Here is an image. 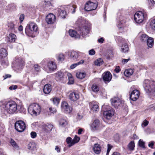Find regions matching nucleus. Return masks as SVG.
<instances>
[{
	"instance_id": "56",
	"label": "nucleus",
	"mask_w": 155,
	"mask_h": 155,
	"mask_svg": "<svg viewBox=\"0 0 155 155\" xmlns=\"http://www.w3.org/2000/svg\"><path fill=\"white\" fill-rule=\"evenodd\" d=\"M153 145L154 142L153 141H151L148 144V146L151 148H153Z\"/></svg>"
},
{
	"instance_id": "16",
	"label": "nucleus",
	"mask_w": 155,
	"mask_h": 155,
	"mask_svg": "<svg viewBox=\"0 0 155 155\" xmlns=\"http://www.w3.org/2000/svg\"><path fill=\"white\" fill-rule=\"evenodd\" d=\"M104 81L105 82H109L112 78V75L109 71L105 72L102 74Z\"/></svg>"
},
{
	"instance_id": "55",
	"label": "nucleus",
	"mask_w": 155,
	"mask_h": 155,
	"mask_svg": "<svg viewBox=\"0 0 155 155\" xmlns=\"http://www.w3.org/2000/svg\"><path fill=\"white\" fill-rule=\"evenodd\" d=\"M17 85H12L9 87V89L10 90H12L13 89L15 90L17 88Z\"/></svg>"
},
{
	"instance_id": "50",
	"label": "nucleus",
	"mask_w": 155,
	"mask_h": 155,
	"mask_svg": "<svg viewBox=\"0 0 155 155\" xmlns=\"http://www.w3.org/2000/svg\"><path fill=\"white\" fill-rule=\"evenodd\" d=\"M95 53L94 50L93 49H91L89 51V54L91 55H94Z\"/></svg>"
},
{
	"instance_id": "35",
	"label": "nucleus",
	"mask_w": 155,
	"mask_h": 155,
	"mask_svg": "<svg viewBox=\"0 0 155 155\" xmlns=\"http://www.w3.org/2000/svg\"><path fill=\"white\" fill-rule=\"evenodd\" d=\"M135 144L134 142L131 141L129 143L128 145V149L130 150H134Z\"/></svg>"
},
{
	"instance_id": "36",
	"label": "nucleus",
	"mask_w": 155,
	"mask_h": 155,
	"mask_svg": "<svg viewBox=\"0 0 155 155\" xmlns=\"http://www.w3.org/2000/svg\"><path fill=\"white\" fill-rule=\"evenodd\" d=\"M84 61L83 60H81L79 62L72 64L70 66V68L71 69H73L75 68L77 66L83 63H84Z\"/></svg>"
},
{
	"instance_id": "54",
	"label": "nucleus",
	"mask_w": 155,
	"mask_h": 155,
	"mask_svg": "<svg viewBox=\"0 0 155 155\" xmlns=\"http://www.w3.org/2000/svg\"><path fill=\"white\" fill-rule=\"evenodd\" d=\"M36 133L34 132H32L31 133V137L33 138H35L36 136Z\"/></svg>"
},
{
	"instance_id": "28",
	"label": "nucleus",
	"mask_w": 155,
	"mask_h": 155,
	"mask_svg": "<svg viewBox=\"0 0 155 155\" xmlns=\"http://www.w3.org/2000/svg\"><path fill=\"white\" fill-rule=\"evenodd\" d=\"M44 126L45 131L47 132L51 131L53 127L52 124L48 123L44 125Z\"/></svg>"
},
{
	"instance_id": "18",
	"label": "nucleus",
	"mask_w": 155,
	"mask_h": 155,
	"mask_svg": "<svg viewBox=\"0 0 155 155\" xmlns=\"http://www.w3.org/2000/svg\"><path fill=\"white\" fill-rule=\"evenodd\" d=\"M69 97L71 100L75 101L79 98V95L78 93L72 92L70 93Z\"/></svg>"
},
{
	"instance_id": "37",
	"label": "nucleus",
	"mask_w": 155,
	"mask_h": 155,
	"mask_svg": "<svg viewBox=\"0 0 155 155\" xmlns=\"http://www.w3.org/2000/svg\"><path fill=\"white\" fill-rule=\"evenodd\" d=\"M57 59L59 61H63L65 59V55L63 54H59L57 56Z\"/></svg>"
},
{
	"instance_id": "52",
	"label": "nucleus",
	"mask_w": 155,
	"mask_h": 155,
	"mask_svg": "<svg viewBox=\"0 0 155 155\" xmlns=\"http://www.w3.org/2000/svg\"><path fill=\"white\" fill-rule=\"evenodd\" d=\"M69 81L68 82V84H72L74 83V79L73 78H69L68 79Z\"/></svg>"
},
{
	"instance_id": "64",
	"label": "nucleus",
	"mask_w": 155,
	"mask_h": 155,
	"mask_svg": "<svg viewBox=\"0 0 155 155\" xmlns=\"http://www.w3.org/2000/svg\"><path fill=\"white\" fill-rule=\"evenodd\" d=\"M104 39L103 38H101L98 39V42L99 43H103L104 41Z\"/></svg>"
},
{
	"instance_id": "48",
	"label": "nucleus",
	"mask_w": 155,
	"mask_h": 155,
	"mask_svg": "<svg viewBox=\"0 0 155 155\" xmlns=\"http://www.w3.org/2000/svg\"><path fill=\"white\" fill-rule=\"evenodd\" d=\"M139 145L140 146L144 148L145 147L144 142L143 141L140 140L138 142Z\"/></svg>"
},
{
	"instance_id": "59",
	"label": "nucleus",
	"mask_w": 155,
	"mask_h": 155,
	"mask_svg": "<svg viewBox=\"0 0 155 155\" xmlns=\"http://www.w3.org/2000/svg\"><path fill=\"white\" fill-rule=\"evenodd\" d=\"M35 70L37 71H38L40 70V68L37 64H35L34 66Z\"/></svg>"
},
{
	"instance_id": "40",
	"label": "nucleus",
	"mask_w": 155,
	"mask_h": 155,
	"mask_svg": "<svg viewBox=\"0 0 155 155\" xmlns=\"http://www.w3.org/2000/svg\"><path fill=\"white\" fill-rule=\"evenodd\" d=\"M10 143L12 146L15 148H18V146L16 143L13 140L11 139L10 141Z\"/></svg>"
},
{
	"instance_id": "17",
	"label": "nucleus",
	"mask_w": 155,
	"mask_h": 155,
	"mask_svg": "<svg viewBox=\"0 0 155 155\" xmlns=\"http://www.w3.org/2000/svg\"><path fill=\"white\" fill-rule=\"evenodd\" d=\"M90 106L91 110L93 112H97L99 109V106L97 102L92 101L90 104Z\"/></svg>"
},
{
	"instance_id": "61",
	"label": "nucleus",
	"mask_w": 155,
	"mask_h": 155,
	"mask_svg": "<svg viewBox=\"0 0 155 155\" xmlns=\"http://www.w3.org/2000/svg\"><path fill=\"white\" fill-rule=\"evenodd\" d=\"M8 62H5L4 60H2V65H3L4 66H5V65L6 66H7L8 65Z\"/></svg>"
},
{
	"instance_id": "42",
	"label": "nucleus",
	"mask_w": 155,
	"mask_h": 155,
	"mask_svg": "<svg viewBox=\"0 0 155 155\" xmlns=\"http://www.w3.org/2000/svg\"><path fill=\"white\" fill-rule=\"evenodd\" d=\"M148 36L145 34H143L140 37L141 40L143 41H145L148 38Z\"/></svg>"
},
{
	"instance_id": "45",
	"label": "nucleus",
	"mask_w": 155,
	"mask_h": 155,
	"mask_svg": "<svg viewBox=\"0 0 155 155\" xmlns=\"http://www.w3.org/2000/svg\"><path fill=\"white\" fill-rule=\"evenodd\" d=\"M155 4V2L153 0H149V8H152Z\"/></svg>"
},
{
	"instance_id": "10",
	"label": "nucleus",
	"mask_w": 155,
	"mask_h": 155,
	"mask_svg": "<svg viewBox=\"0 0 155 155\" xmlns=\"http://www.w3.org/2000/svg\"><path fill=\"white\" fill-rule=\"evenodd\" d=\"M61 107L62 110L66 113H70L72 110V108L69 107L67 103L65 101L62 103Z\"/></svg>"
},
{
	"instance_id": "13",
	"label": "nucleus",
	"mask_w": 155,
	"mask_h": 155,
	"mask_svg": "<svg viewBox=\"0 0 155 155\" xmlns=\"http://www.w3.org/2000/svg\"><path fill=\"white\" fill-rule=\"evenodd\" d=\"M101 125L99 120L98 119H95L91 125V127L94 130L98 129Z\"/></svg>"
},
{
	"instance_id": "44",
	"label": "nucleus",
	"mask_w": 155,
	"mask_h": 155,
	"mask_svg": "<svg viewBox=\"0 0 155 155\" xmlns=\"http://www.w3.org/2000/svg\"><path fill=\"white\" fill-rule=\"evenodd\" d=\"M150 25L152 29L155 30V19L151 20L150 22Z\"/></svg>"
},
{
	"instance_id": "51",
	"label": "nucleus",
	"mask_w": 155,
	"mask_h": 155,
	"mask_svg": "<svg viewBox=\"0 0 155 155\" xmlns=\"http://www.w3.org/2000/svg\"><path fill=\"white\" fill-rule=\"evenodd\" d=\"M49 110L51 113H55L57 111L56 109L54 108L50 107Z\"/></svg>"
},
{
	"instance_id": "39",
	"label": "nucleus",
	"mask_w": 155,
	"mask_h": 155,
	"mask_svg": "<svg viewBox=\"0 0 155 155\" xmlns=\"http://www.w3.org/2000/svg\"><path fill=\"white\" fill-rule=\"evenodd\" d=\"M59 124L62 127H64L68 124V122L64 119H61L59 122Z\"/></svg>"
},
{
	"instance_id": "11",
	"label": "nucleus",
	"mask_w": 155,
	"mask_h": 155,
	"mask_svg": "<svg viewBox=\"0 0 155 155\" xmlns=\"http://www.w3.org/2000/svg\"><path fill=\"white\" fill-rule=\"evenodd\" d=\"M68 55L71 60L76 61L79 57V52L74 51H70L69 52Z\"/></svg>"
},
{
	"instance_id": "20",
	"label": "nucleus",
	"mask_w": 155,
	"mask_h": 155,
	"mask_svg": "<svg viewBox=\"0 0 155 155\" xmlns=\"http://www.w3.org/2000/svg\"><path fill=\"white\" fill-rule=\"evenodd\" d=\"M48 67L50 71H54L56 69L57 65L55 62L51 61L48 62Z\"/></svg>"
},
{
	"instance_id": "47",
	"label": "nucleus",
	"mask_w": 155,
	"mask_h": 155,
	"mask_svg": "<svg viewBox=\"0 0 155 155\" xmlns=\"http://www.w3.org/2000/svg\"><path fill=\"white\" fill-rule=\"evenodd\" d=\"M149 122L147 120H144L141 126L143 127L147 126Z\"/></svg>"
},
{
	"instance_id": "3",
	"label": "nucleus",
	"mask_w": 155,
	"mask_h": 155,
	"mask_svg": "<svg viewBox=\"0 0 155 155\" xmlns=\"http://www.w3.org/2000/svg\"><path fill=\"white\" fill-rule=\"evenodd\" d=\"M41 111V107L38 104H31L28 107V112L32 116H35L39 115Z\"/></svg>"
},
{
	"instance_id": "14",
	"label": "nucleus",
	"mask_w": 155,
	"mask_h": 155,
	"mask_svg": "<svg viewBox=\"0 0 155 155\" xmlns=\"http://www.w3.org/2000/svg\"><path fill=\"white\" fill-rule=\"evenodd\" d=\"M139 96V92L137 90H134L131 92L130 96V98L133 101H136Z\"/></svg>"
},
{
	"instance_id": "4",
	"label": "nucleus",
	"mask_w": 155,
	"mask_h": 155,
	"mask_svg": "<svg viewBox=\"0 0 155 155\" xmlns=\"http://www.w3.org/2000/svg\"><path fill=\"white\" fill-rule=\"evenodd\" d=\"M38 31V27L37 25L34 22H29L27 25L25 29L26 33L33 34Z\"/></svg>"
},
{
	"instance_id": "21",
	"label": "nucleus",
	"mask_w": 155,
	"mask_h": 155,
	"mask_svg": "<svg viewBox=\"0 0 155 155\" xmlns=\"http://www.w3.org/2000/svg\"><path fill=\"white\" fill-rule=\"evenodd\" d=\"M51 90V85L49 84L45 85L43 88V92L46 94H48L50 93Z\"/></svg>"
},
{
	"instance_id": "34",
	"label": "nucleus",
	"mask_w": 155,
	"mask_h": 155,
	"mask_svg": "<svg viewBox=\"0 0 155 155\" xmlns=\"http://www.w3.org/2000/svg\"><path fill=\"white\" fill-rule=\"evenodd\" d=\"M91 89L93 92H97L99 90V87L98 85L95 84H94L92 86Z\"/></svg>"
},
{
	"instance_id": "12",
	"label": "nucleus",
	"mask_w": 155,
	"mask_h": 155,
	"mask_svg": "<svg viewBox=\"0 0 155 155\" xmlns=\"http://www.w3.org/2000/svg\"><path fill=\"white\" fill-rule=\"evenodd\" d=\"M55 20V17L52 14H49L47 15L46 18V21L48 24H52L53 23Z\"/></svg>"
},
{
	"instance_id": "63",
	"label": "nucleus",
	"mask_w": 155,
	"mask_h": 155,
	"mask_svg": "<svg viewBox=\"0 0 155 155\" xmlns=\"http://www.w3.org/2000/svg\"><path fill=\"white\" fill-rule=\"evenodd\" d=\"M67 74V75L68 77V79H69V78H72V75L71 74V73H65V74Z\"/></svg>"
},
{
	"instance_id": "8",
	"label": "nucleus",
	"mask_w": 155,
	"mask_h": 155,
	"mask_svg": "<svg viewBox=\"0 0 155 155\" xmlns=\"http://www.w3.org/2000/svg\"><path fill=\"white\" fill-rule=\"evenodd\" d=\"M13 64V68L14 67L15 68L21 70L24 66V61L21 59L18 58L14 61Z\"/></svg>"
},
{
	"instance_id": "32",
	"label": "nucleus",
	"mask_w": 155,
	"mask_h": 155,
	"mask_svg": "<svg viewBox=\"0 0 155 155\" xmlns=\"http://www.w3.org/2000/svg\"><path fill=\"white\" fill-rule=\"evenodd\" d=\"M66 141L68 144V147H70L74 145V144H73L74 143L73 142V139L70 137H68L67 138Z\"/></svg>"
},
{
	"instance_id": "29",
	"label": "nucleus",
	"mask_w": 155,
	"mask_h": 155,
	"mask_svg": "<svg viewBox=\"0 0 155 155\" xmlns=\"http://www.w3.org/2000/svg\"><path fill=\"white\" fill-rule=\"evenodd\" d=\"M153 39L151 37H149L147 41V43L148 46L149 48H151L153 45Z\"/></svg>"
},
{
	"instance_id": "49",
	"label": "nucleus",
	"mask_w": 155,
	"mask_h": 155,
	"mask_svg": "<svg viewBox=\"0 0 155 155\" xmlns=\"http://www.w3.org/2000/svg\"><path fill=\"white\" fill-rule=\"evenodd\" d=\"M130 59V58H128L127 59H122L121 61V63L123 64H126Z\"/></svg>"
},
{
	"instance_id": "5",
	"label": "nucleus",
	"mask_w": 155,
	"mask_h": 155,
	"mask_svg": "<svg viewBox=\"0 0 155 155\" xmlns=\"http://www.w3.org/2000/svg\"><path fill=\"white\" fill-rule=\"evenodd\" d=\"M146 15L141 11L137 12L134 15V20L137 23H142L146 19Z\"/></svg>"
},
{
	"instance_id": "57",
	"label": "nucleus",
	"mask_w": 155,
	"mask_h": 155,
	"mask_svg": "<svg viewBox=\"0 0 155 155\" xmlns=\"http://www.w3.org/2000/svg\"><path fill=\"white\" fill-rule=\"evenodd\" d=\"M24 15L23 14H21L20 15L19 19L20 22H22L24 20Z\"/></svg>"
},
{
	"instance_id": "60",
	"label": "nucleus",
	"mask_w": 155,
	"mask_h": 155,
	"mask_svg": "<svg viewBox=\"0 0 155 155\" xmlns=\"http://www.w3.org/2000/svg\"><path fill=\"white\" fill-rule=\"evenodd\" d=\"M54 149L57 153H59L60 152L61 149L58 146H56Z\"/></svg>"
},
{
	"instance_id": "22",
	"label": "nucleus",
	"mask_w": 155,
	"mask_h": 155,
	"mask_svg": "<svg viewBox=\"0 0 155 155\" xmlns=\"http://www.w3.org/2000/svg\"><path fill=\"white\" fill-rule=\"evenodd\" d=\"M69 34L71 37L74 38H78L80 37V35L78 34L75 31L73 30H69Z\"/></svg>"
},
{
	"instance_id": "58",
	"label": "nucleus",
	"mask_w": 155,
	"mask_h": 155,
	"mask_svg": "<svg viewBox=\"0 0 155 155\" xmlns=\"http://www.w3.org/2000/svg\"><path fill=\"white\" fill-rule=\"evenodd\" d=\"M8 26L11 29H13L14 28V25L13 23H11L9 24Z\"/></svg>"
},
{
	"instance_id": "15",
	"label": "nucleus",
	"mask_w": 155,
	"mask_h": 155,
	"mask_svg": "<svg viewBox=\"0 0 155 155\" xmlns=\"http://www.w3.org/2000/svg\"><path fill=\"white\" fill-rule=\"evenodd\" d=\"M112 105L115 108L118 107L121 104V100L117 97L112 98L110 100Z\"/></svg>"
},
{
	"instance_id": "6",
	"label": "nucleus",
	"mask_w": 155,
	"mask_h": 155,
	"mask_svg": "<svg viewBox=\"0 0 155 155\" xmlns=\"http://www.w3.org/2000/svg\"><path fill=\"white\" fill-rule=\"evenodd\" d=\"M15 127L16 130L20 132L24 131L26 127L25 123L21 120L17 121L15 123Z\"/></svg>"
},
{
	"instance_id": "31",
	"label": "nucleus",
	"mask_w": 155,
	"mask_h": 155,
	"mask_svg": "<svg viewBox=\"0 0 155 155\" xmlns=\"http://www.w3.org/2000/svg\"><path fill=\"white\" fill-rule=\"evenodd\" d=\"M86 76V74L84 72H78L76 74V77L80 79H82Z\"/></svg>"
},
{
	"instance_id": "25",
	"label": "nucleus",
	"mask_w": 155,
	"mask_h": 155,
	"mask_svg": "<svg viewBox=\"0 0 155 155\" xmlns=\"http://www.w3.org/2000/svg\"><path fill=\"white\" fill-rule=\"evenodd\" d=\"M8 54L6 50L4 48L0 49V58L6 57Z\"/></svg>"
},
{
	"instance_id": "9",
	"label": "nucleus",
	"mask_w": 155,
	"mask_h": 155,
	"mask_svg": "<svg viewBox=\"0 0 155 155\" xmlns=\"http://www.w3.org/2000/svg\"><path fill=\"white\" fill-rule=\"evenodd\" d=\"M114 110L110 107H109L103 113L104 117L107 120L110 119L114 115Z\"/></svg>"
},
{
	"instance_id": "26",
	"label": "nucleus",
	"mask_w": 155,
	"mask_h": 155,
	"mask_svg": "<svg viewBox=\"0 0 155 155\" xmlns=\"http://www.w3.org/2000/svg\"><path fill=\"white\" fill-rule=\"evenodd\" d=\"M128 45L126 43H124L121 46L120 51L122 52L125 53L128 52Z\"/></svg>"
},
{
	"instance_id": "46",
	"label": "nucleus",
	"mask_w": 155,
	"mask_h": 155,
	"mask_svg": "<svg viewBox=\"0 0 155 155\" xmlns=\"http://www.w3.org/2000/svg\"><path fill=\"white\" fill-rule=\"evenodd\" d=\"M80 138L79 137L77 136L76 135L75 136V137L73 139V142L74 145L76 143H77L80 140Z\"/></svg>"
},
{
	"instance_id": "30",
	"label": "nucleus",
	"mask_w": 155,
	"mask_h": 155,
	"mask_svg": "<svg viewBox=\"0 0 155 155\" xmlns=\"http://www.w3.org/2000/svg\"><path fill=\"white\" fill-rule=\"evenodd\" d=\"M134 71L133 69H126L124 72V75L126 77H129L133 74Z\"/></svg>"
},
{
	"instance_id": "33",
	"label": "nucleus",
	"mask_w": 155,
	"mask_h": 155,
	"mask_svg": "<svg viewBox=\"0 0 155 155\" xmlns=\"http://www.w3.org/2000/svg\"><path fill=\"white\" fill-rule=\"evenodd\" d=\"M89 33V29L88 27L86 26H84V27L82 29V34L81 33L82 35L83 36H85L87 34H88Z\"/></svg>"
},
{
	"instance_id": "38",
	"label": "nucleus",
	"mask_w": 155,
	"mask_h": 155,
	"mask_svg": "<svg viewBox=\"0 0 155 155\" xmlns=\"http://www.w3.org/2000/svg\"><path fill=\"white\" fill-rule=\"evenodd\" d=\"M103 63V61L102 59L101 58H98L94 62L95 65L100 66Z\"/></svg>"
},
{
	"instance_id": "41",
	"label": "nucleus",
	"mask_w": 155,
	"mask_h": 155,
	"mask_svg": "<svg viewBox=\"0 0 155 155\" xmlns=\"http://www.w3.org/2000/svg\"><path fill=\"white\" fill-rule=\"evenodd\" d=\"M60 101V98L57 97H54L53 98V101L54 104L56 105L59 104Z\"/></svg>"
},
{
	"instance_id": "27",
	"label": "nucleus",
	"mask_w": 155,
	"mask_h": 155,
	"mask_svg": "<svg viewBox=\"0 0 155 155\" xmlns=\"http://www.w3.org/2000/svg\"><path fill=\"white\" fill-rule=\"evenodd\" d=\"M64 74L61 71H59L55 74L56 79L58 80H61L64 77Z\"/></svg>"
},
{
	"instance_id": "24",
	"label": "nucleus",
	"mask_w": 155,
	"mask_h": 155,
	"mask_svg": "<svg viewBox=\"0 0 155 155\" xmlns=\"http://www.w3.org/2000/svg\"><path fill=\"white\" fill-rule=\"evenodd\" d=\"M16 38V37L14 34L10 33L8 37V42H13L15 41Z\"/></svg>"
},
{
	"instance_id": "1",
	"label": "nucleus",
	"mask_w": 155,
	"mask_h": 155,
	"mask_svg": "<svg viewBox=\"0 0 155 155\" xmlns=\"http://www.w3.org/2000/svg\"><path fill=\"white\" fill-rule=\"evenodd\" d=\"M0 104L4 108L5 110L9 114H13L17 112L18 105L14 101H1Z\"/></svg>"
},
{
	"instance_id": "2",
	"label": "nucleus",
	"mask_w": 155,
	"mask_h": 155,
	"mask_svg": "<svg viewBox=\"0 0 155 155\" xmlns=\"http://www.w3.org/2000/svg\"><path fill=\"white\" fill-rule=\"evenodd\" d=\"M143 86L147 93L150 95L155 96V81L145 80L143 81Z\"/></svg>"
},
{
	"instance_id": "7",
	"label": "nucleus",
	"mask_w": 155,
	"mask_h": 155,
	"mask_svg": "<svg viewBox=\"0 0 155 155\" xmlns=\"http://www.w3.org/2000/svg\"><path fill=\"white\" fill-rule=\"evenodd\" d=\"M97 4L89 1L85 5L84 9L86 11H90L95 10L97 8Z\"/></svg>"
},
{
	"instance_id": "62",
	"label": "nucleus",
	"mask_w": 155,
	"mask_h": 155,
	"mask_svg": "<svg viewBox=\"0 0 155 155\" xmlns=\"http://www.w3.org/2000/svg\"><path fill=\"white\" fill-rule=\"evenodd\" d=\"M115 71L117 73H118L120 71V68L119 66L117 67L115 69Z\"/></svg>"
},
{
	"instance_id": "19",
	"label": "nucleus",
	"mask_w": 155,
	"mask_h": 155,
	"mask_svg": "<svg viewBox=\"0 0 155 155\" xmlns=\"http://www.w3.org/2000/svg\"><path fill=\"white\" fill-rule=\"evenodd\" d=\"M57 14L62 18H65L67 15L66 12L64 11V8L62 7L58 8Z\"/></svg>"
},
{
	"instance_id": "23",
	"label": "nucleus",
	"mask_w": 155,
	"mask_h": 155,
	"mask_svg": "<svg viewBox=\"0 0 155 155\" xmlns=\"http://www.w3.org/2000/svg\"><path fill=\"white\" fill-rule=\"evenodd\" d=\"M94 152L96 154H99L101 151V147L98 144H95L93 147Z\"/></svg>"
},
{
	"instance_id": "43",
	"label": "nucleus",
	"mask_w": 155,
	"mask_h": 155,
	"mask_svg": "<svg viewBox=\"0 0 155 155\" xmlns=\"http://www.w3.org/2000/svg\"><path fill=\"white\" fill-rule=\"evenodd\" d=\"M126 22L125 20H121L120 22H119L118 27L119 28H121L123 27L124 25V24Z\"/></svg>"
},
{
	"instance_id": "53",
	"label": "nucleus",
	"mask_w": 155,
	"mask_h": 155,
	"mask_svg": "<svg viewBox=\"0 0 155 155\" xmlns=\"http://www.w3.org/2000/svg\"><path fill=\"white\" fill-rule=\"evenodd\" d=\"M107 153L108 154L109 153L110 150L112 148V146L109 144L107 145Z\"/></svg>"
}]
</instances>
